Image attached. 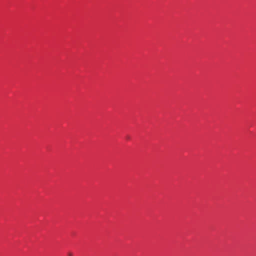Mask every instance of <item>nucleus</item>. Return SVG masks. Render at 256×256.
I'll return each instance as SVG.
<instances>
[{
  "mask_svg": "<svg viewBox=\"0 0 256 256\" xmlns=\"http://www.w3.org/2000/svg\"><path fill=\"white\" fill-rule=\"evenodd\" d=\"M68 256H72V252H68Z\"/></svg>",
  "mask_w": 256,
  "mask_h": 256,
  "instance_id": "1",
  "label": "nucleus"
}]
</instances>
